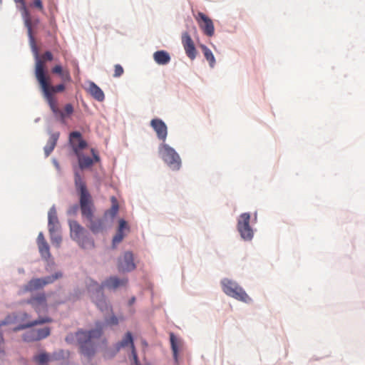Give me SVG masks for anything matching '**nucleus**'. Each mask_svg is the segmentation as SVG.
Instances as JSON below:
<instances>
[{"mask_svg": "<svg viewBox=\"0 0 365 365\" xmlns=\"http://www.w3.org/2000/svg\"><path fill=\"white\" fill-rule=\"evenodd\" d=\"M21 13V16L24 22V26L27 29V33L29 36V46L31 47L32 53L35 60H38V48L36 44L35 38L32 32V21L30 17L29 11L26 5L23 6H18L17 8ZM38 62V67L39 66V61Z\"/></svg>", "mask_w": 365, "mask_h": 365, "instance_id": "nucleus-8", "label": "nucleus"}, {"mask_svg": "<svg viewBox=\"0 0 365 365\" xmlns=\"http://www.w3.org/2000/svg\"><path fill=\"white\" fill-rule=\"evenodd\" d=\"M198 17L201 20L200 27L207 36H212L215 33V27L212 21L202 12L198 13Z\"/></svg>", "mask_w": 365, "mask_h": 365, "instance_id": "nucleus-15", "label": "nucleus"}, {"mask_svg": "<svg viewBox=\"0 0 365 365\" xmlns=\"http://www.w3.org/2000/svg\"><path fill=\"white\" fill-rule=\"evenodd\" d=\"M135 300H136L135 297H132L128 300V306H131V305H133V304L135 303Z\"/></svg>", "mask_w": 365, "mask_h": 365, "instance_id": "nucleus-58", "label": "nucleus"}, {"mask_svg": "<svg viewBox=\"0 0 365 365\" xmlns=\"http://www.w3.org/2000/svg\"><path fill=\"white\" fill-rule=\"evenodd\" d=\"M11 317L12 324L16 323L20 321V313L19 312H13L10 314Z\"/></svg>", "mask_w": 365, "mask_h": 365, "instance_id": "nucleus-47", "label": "nucleus"}, {"mask_svg": "<svg viewBox=\"0 0 365 365\" xmlns=\"http://www.w3.org/2000/svg\"><path fill=\"white\" fill-rule=\"evenodd\" d=\"M37 245L42 259L47 260L51 257L50 247L47 242L38 244Z\"/></svg>", "mask_w": 365, "mask_h": 365, "instance_id": "nucleus-30", "label": "nucleus"}, {"mask_svg": "<svg viewBox=\"0 0 365 365\" xmlns=\"http://www.w3.org/2000/svg\"><path fill=\"white\" fill-rule=\"evenodd\" d=\"M251 215L243 212L237 219V230L240 237L245 242H250L254 238L255 230L250 225Z\"/></svg>", "mask_w": 365, "mask_h": 365, "instance_id": "nucleus-7", "label": "nucleus"}, {"mask_svg": "<svg viewBox=\"0 0 365 365\" xmlns=\"http://www.w3.org/2000/svg\"><path fill=\"white\" fill-rule=\"evenodd\" d=\"M200 48L204 53L205 58L209 62L210 66L213 68L215 64V58L212 51L203 44L200 46Z\"/></svg>", "mask_w": 365, "mask_h": 365, "instance_id": "nucleus-29", "label": "nucleus"}, {"mask_svg": "<svg viewBox=\"0 0 365 365\" xmlns=\"http://www.w3.org/2000/svg\"><path fill=\"white\" fill-rule=\"evenodd\" d=\"M14 1L17 4V7L23 6V5H26L25 0H14Z\"/></svg>", "mask_w": 365, "mask_h": 365, "instance_id": "nucleus-56", "label": "nucleus"}, {"mask_svg": "<svg viewBox=\"0 0 365 365\" xmlns=\"http://www.w3.org/2000/svg\"><path fill=\"white\" fill-rule=\"evenodd\" d=\"M103 324V328L107 326H115L118 324V319L115 315H112L109 317H106L104 320H101Z\"/></svg>", "mask_w": 365, "mask_h": 365, "instance_id": "nucleus-36", "label": "nucleus"}, {"mask_svg": "<svg viewBox=\"0 0 365 365\" xmlns=\"http://www.w3.org/2000/svg\"><path fill=\"white\" fill-rule=\"evenodd\" d=\"M118 270L120 272H131L136 268L134 262V255L131 251H125L122 257H119L117 261Z\"/></svg>", "mask_w": 365, "mask_h": 365, "instance_id": "nucleus-9", "label": "nucleus"}, {"mask_svg": "<svg viewBox=\"0 0 365 365\" xmlns=\"http://www.w3.org/2000/svg\"><path fill=\"white\" fill-rule=\"evenodd\" d=\"M70 352L63 349H58L53 351L51 355V360L52 361H60L63 360L69 357Z\"/></svg>", "mask_w": 365, "mask_h": 365, "instance_id": "nucleus-31", "label": "nucleus"}, {"mask_svg": "<svg viewBox=\"0 0 365 365\" xmlns=\"http://www.w3.org/2000/svg\"><path fill=\"white\" fill-rule=\"evenodd\" d=\"M68 225L70 228V236L73 241L77 240V239L87 231V230L76 220H68Z\"/></svg>", "mask_w": 365, "mask_h": 365, "instance_id": "nucleus-20", "label": "nucleus"}, {"mask_svg": "<svg viewBox=\"0 0 365 365\" xmlns=\"http://www.w3.org/2000/svg\"><path fill=\"white\" fill-rule=\"evenodd\" d=\"M63 277V272L61 271H57L55 273L47 275L43 277H40L42 285L44 287L45 286L53 283L56 280L61 278Z\"/></svg>", "mask_w": 365, "mask_h": 365, "instance_id": "nucleus-27", "label": "nucleus"}, {"mask_svg": "<svg viewBox=\"0 0 365 365\" xmlns=\"http://www.w3.org/2000/svg\"><path fill=\"white\" fill-rule=\"evenodd\" d=\"M40 120V118H37L35 119L34 122L38 123Z\"/></svg>", "mask_w": 365, "mask_h": 365, "instance_id": "nucleus-61", "label": "nucleus"}, {"mask_svg": "<svg viewBox=\"0 0 365 365\" xmlns=\"http://www.w3.org/2000/svg\"><path fill=\"white\" fill-rule=\"evenodd\" d=\"M65 341L68 344H73L76 342V331L68 333L65 337Z\"/></svg>", "mask_w": 365, "mask_h": 365, "instance_id": "nucleus-39", "label": "nucleus"}, {"mask_svg": "<svg viewBox=\"0 0 365 365\" xmlns=\"http://www.w3.org/2000/svg\"><path fill=\"white\" fill-rule=\"evenodd\" d=\"M69 144L74 153H79L88 146L87 142L83 138L80 131H73L69 134Z\"/></svg>", "mask_w": 365, "mask_h": 365, "instance_id": "nucleus-12", "label": "nucleus"}, {"mask_svg": "<svg viewBox=\"0 0 365 365\" xmlns=\"http://www.w3.org/2000/svg\"><path fill=\"white\" fill-rule=\"evenodd\" d=\"M103 324L101 320L96 321L95 327L87 331L90 340L100 339L103 334Z\"/></svg>", "mask_w": 365, "mask_h": 365, "instance_id": "nucleus-22", "label": "nucleus"}, {"mask_svg": "<svg viewBox=\"0 0 365 365\" xmlns=\"http://www.w3.org/2000/svg\"><path fill=\"white\" fill-rule=\"evenodd\" d=\"M118 210H119V205H118V202L112 204L111 207L109 210V213H110V216L112 217H114L117 215Z\"/></svg>", "mask_w": 365, "mask_h": 365, "instance_id": "nucleus-43", "label": "nucleus"}, {"mask_svg": "<svg viewBox=\"0 0 365 365\" xmlns=\"http://www.w3.org/2000/svg\"><path fill=\"white\" fill-rule=\"evenodd\" d=\"M127 279H120L117 276H110L106 279L102 283L103 286L109 289H116L127 284Z\"/></svg>", "mask_w": 365, "mask_h": 365, "instance_id": "nucleus-21", "label": "nucleus"}, {"mask_svg": "<svg viewBox=\"0 0 365 365\" xmlns=\"http://www.w3.org/2000/svg\"><path fill=\"white\" fill-rule=\"evenodd\" d=\"M75 155L77 156L78 167L81 170H86L93 166V160H91V157L84 155L81 151Z\"/></svg>", "mask_w": 365, "mask_h": 365, "instance_id": "nucleus-23", "label": "nucleus"}, {"mask_svg": "<svg viewBox=\"0 0 365 365\" xmlns=\"http://www.w3.org/2000/svg\"><path fill=\"white\" fill-rule=\"evenodd\" d=\"M74 185L79 197L81 212L89 213V207H93V200L87 185L78 171L74 173Z\"/></svg>", "mask_w": 365, "mask_h": 365, "instance_id": "nucleus-4", "label": "nucleus"}, {"mask_svg": "<svg viewBox=\"0 0 365 365\" xmlns=\"http://www.w3.org/2000/svg\"><path fill=\"white\" fill-rule=\"evenodd\" d=\"M2 2V0H0V4Z\"/></svg>", "mask_w": 365, "mask_h": 365, "instance_id": "nucleus-63", "label": "nucleus"}, {"mask_svg": "<svg viewBox=\"0 0 365 365\" xmlns=\"http://www.w3.org/2000/svg\"><path fill=\"white\" fill-rule=\"evenodd\" d=\"M75 242L84 250H92L96 246L94 239L88 230Z\"/></svg>", "mask_w": 365, "mask_h": 365, "instance_id": "nucleus-19", "label": "nucleus"}, {"mask_svg": "<svg viewBox=\"0 0 365 365\" xmlns=\"http://www.w3.org/2000/svg\"><path fill=\"white\" fill-rule=\"evenodd\" d=\"M34 6L39 9H43V4L41 0H34Z\"/></svg>", "mask_w": 365, "mask_h": 365, "instance_id": "nucleus-54", "label": "nucleus"}, {"mask_svg": "<svg viewBox=\"0 0 365 365\" xmlns=\"http://www.w3.org/2000/svg\"><path fill=\"white\" fill-rule=\"evenodd\" d=\"M131 354H132V356H133V359L134 365L140 364V363L139 361V359H138V354L136 353V351H135V348L132 349Z\"/></svg>", "mask_w": 365, "mask_h": 365, "instance_id": "nucleus-48", "label": "nucleus"}, {"mask_svg": "<svg viewBox=\"0 0 365 365\" xmlns=\"http://www.w3.org/2000/svg\"><path fill=\"white\" fill-rule=\"evenodd\" d=\"M123 73V68L120 64L115 65L113 77L118 78Z\"/></svg>", "mask_w": 365, "mask_h": 365, "instance_id": "nucleus-42", "label": "nucleus"}, {"mask_svg": "<svg viewBox=\"0 0 365 365\" xmlns=\"http://www.w3.org/2000/svg\"><path fill=\"white\" fill-rule=\"evenodd\" d=\"M76 343L79 346L81 354L88 360H91L95 356V344L90 340L86 330L80 329L76 331Z\"/></svg>", "mask_w": 365, "mask_h": 365, "instance_id": "nucleus-6", "label": "nucleus"}, {"mask_svg": "<svg viewBox=\"0 0 365 365\" xmlns=\"http://www.w3.org/2000/svg\"><path fill=\"white\" fill-rule=\"evenodd\" d=\"M80 208V204H74L68 207L67 210V215L70 216H74L77 214L78 209Z\"/></svg>", "mask_w": 365, "mask_h": 365, "instance_id": "nucleus-40", "label": "nucleus"}, {"mask_svg": "<svg viewBox=\"0 0 365 365\" xmlns=\"http://www.w3.org/2000/svg\"><path fill=\"white\" fill-rule=\"evenodd\" d=\"M124 237V233H121L120 232H116V234L113 236L112 240V247L115 248L116 244L120 243Z\"/></svg>", "mask_w": 365, "mask_h": 365, "instance_id": "nucleus-38", "label": "nucleus"}, {"mask_svg": "<svg viewBox=\"0 0 365 365\" xmlns=\"http://www.w3.org/2000/svg\"><path fill=\"white\" fill-rule=\"evenodd\" d=\"M34 360L38 363V365H46L51 361L50 355L46 352H41V354L34 356Z\"/></svg>", "mask_w": 365, "mask_h": 365, "instance_id": "nucleus-32", "label": "nucleus"}, {"mask_svg": "<svg viewBox=\"0 0 365 365\" xmlns=\"http://www.w3.org/2000/svg\"><path fill=\"white\" fill-rule=\"evenodd\" d=\"M22 339L24 341L27 342V343L38 341L35 329H31V330L24 333L22 335Z\"/></svg>", "mask_w": 365, "mask_h": 365, "instance_id": "nucleus-34", "label": "nucleus"}, {"mask_svg": "<svg viewBox=\"0 0 365 365\" xmlns=\"http://www.w3.org/2000/svg\"><path fill=\"white\" fill-rule=\"evenodd\" d=\"M170 341L171 350L173 351V359L175 362L178 361V354H179V346L178 344V340L175 335L173 333L170 334Z\"/></svg>", "mask_w": 365, "mask_h": 365, "instance_id": "nucleus-28", "label": "nucleus"}, {"mask_svg": "<svg viewBox=\"0 0 365 365\" xmlns=\"http://www.w3.org/2000/svg\"><path fill=\"white\" fill-rule=\"evenodd\" d=\"M93 207H89V213L81 212L83 217H85L89 222L88 227L93 235H98L104 230V220L102 218L93 219Z\"/></svg>", "mask_w": 365, "mask_h": 365, "instance_id": "nucleus-11", "label": "nucleus"}, {"mask_svg": "<svg viewBox=\"0 0 365 365\" xmlns=\"http://www.w3.org/2000/svg\"><path fill=\"white\" fill-rule=\"evenodd\" d=\"M24 302L31 305L38 314L47 310V299L44 292L38 293L35 296H31L30 298L26 299Z\"/></svg>", "mask_w": 365, "mask_h": 365, "instance_id": "nucleus-10", "label": "nucleus"}, {"mask_svg": "<svg viewBox=\"0 0 365 365\" xmlns=\"http://www.w3.org/2000/svg\"><path fill=\"white\" fill-rule=\"evenodd\" d=\"M29 328H31V324H30L29 322H27L26 323L19 324L17 326H16L15 327H14L13 331L18 332L19 331L24 330V329H29Z\"/></svg>", "mask_w": 365, "mask_h": 365, "instance_id": "nucleus-41", "label": "nucleus"}, {"mask_svg": "<svg viewBox=\"0 0 365 365\" xmlns=\"http://www.w3.org/2000/svg\"><path fill=\"white\" fill-rule=\"evenodd\" d=\"M89 92L98 101H103L105 98L104 93L101 88L93 82L89 83Z\"/></svg>", "mask_w": 365, "mask_h": 365, "instance_id": "nucleus-26", "label": "nucleus"}, {"mask_svg": "<svg viewBox=\"0 0 365 365\" xmlns=\"http://www.w3.org/2000/svg\"><path fill=\"white\" fill-rule=\"evenodd\" d=\"M46 123H49L50 120H48L46 118ZM46 131L51 134L49 140H48L46 145L43 148L44 154H45L46 157H48L51 153V152L53 150V149L56 145L57 140L59 138V133L55 132V133H51V128L49 125H46Z\"/></svg>", "mask_w": 365, "mask_h": 365, "instance_id": "nucleus-16", "label": "nucleus"}, {"mask_svg": "<svg viewBox=\"0 0 365 365\" xmlns=\"http://www.w3.org/2000/svg\"><path fill=\"white\" fill-rule=\"evenodd\" d=\"M130 346L134 349V338L130 331H128L123 336V339L116 344V349L118 351L122 347Z\"/></svg>", "mask_w": 365, "mask_h": 365, "instance_id": "nucleus-25", "label": "nucleus"}, {"mask_svg": "<svg viewBox=\"0 0 365 365\" xmlns=\"http://www.w3.org/2000/svg\"><path fill=\"white\" fill-rule=\"evenodd\" d=\"M52 71L54 73L61 74L62 67L60 65H56L53 68Z\"/></svg>", "mask_w": 365, "mask_h": 365, "instance_id": "nucleus-52", "label": "nucleus"}, {"mask_svg": "<svg viewBox=\"0 0 365 365\" xmlns=\"http://www.w3.org/2000/svg\"><path fill=\"white\" fill-rule=\"evenodd\" d=\"M12 322L13 321H11V317L10 314H8L5 317V318L3 320L0 321V327L2 326L11 324H12Z\"/></svg>", "mask_w": 365, "mask_h": 365, "instance_id": "nucleus-45", "label": "nucleus"}, {"mask_svg": "<svg viewBox=\"0 0 365 365\" xmlns=\"http://www.w3.org/2000/svg\"><path fill=\"white\" fill-rule=\"evenodd\" d=\"M154 61L159 65H167L170 61V56L168 52L160 50L153 53Z\"/></svg>", "mask_w": 365, "mask_h": 365, "instance_id": "nucleus-24", "label": "nucleus"}, {"mask_svg": "<svg viewBox=\"0 0 365 365\" xmlns=\"http://www.w3.org/2000/svg\"><path fill=\"white\" fill-rule=\"evenodd\" d=\"M59 227V221L55 205H53L48 212V229L49 234L55 232Z\"/></svg>", "mask_w": 365, "mask_h": 365, "instance_id": "nucleus-18", "label": "nucleus"}, {"mask_svg": "<svg viewBox=\"0 0 365 365\" xmlns=\"http://www.w3.org/2000/svg\"><path fill=\"white\" fill-rule=\"evenodd\" d=\"M38 60H35V76L40 84L41 90L43 93L45 98L47 100L53 114H63L59 111L54 102L53 95L54 93L61 92L65 89V86L63 83L58 84L56 86L51 85L48 76L46 75V69L43 59L40 58L38 54L39 66L38 67Z\"/></svg>", "mask_w": 365, "mask_h": 365, "instance_id": "nucleus-1", "label": "nucleus"}, {"mask_svg": "<svg viewBox=\"0 0 365 365\" xmlns=\"http://www.w3.org/2000/svg\"><path fill=\"white\" fill-rule=\"evenodd\" d=\"M52 162H53V163L54 166L56 167V168L58 170H60V165H59V163H58V160H57L56 158H53V159H52Z\"/></svg>", "mask_w": 365, "mask_h": 365, "instance_id": "nucleus-57", "label": "nucleus"}, {"mask_svg": "<svg viewBox=\"0 0 365 365\" xmlns=\"http://www.w3.org/2000/svg\"><path fill=\"white\" fill-rule=\"evenodd\" d=\"M38 23V19H36V20H35L34 22L32 21V26H33V25H36V24H37Z\"/></svg>", "mask_w": 365, "mask_h": 365, "instance_id": "nucleus-60", "label": "nucleus"}, {"mask_svg": "<svg viewBox=\"0 0 365 365\" xmlns=\"http://www.w3.org/2000/svg\"><path fill=\"white\" fill-rule=\"evenodd\" d=\"M150 125L156 132L158 138L165 142L168 135V128L165 123L160 118H154L150 121Z\"/></svg>", "mask_w": 365, "mask_h": 365, "instance_id": "nucleus-14", "label": "nucleus"}, {"mask_svg": "<svg viewBox=\"0 0 365 365\" xmlns=\"http://www.w3.org/2000/svg\"><path fill=\"white\" fill-rule=\"evenodd\" d=\"M125 230H130V227L128 224V222L125 220L121 218L118 220L117 231L123 233V231Z\"/></svg>", "mask_w": 365, "mask_h": 365, "instance_id": "nucleus-37", "label": "nucleus"}, {"mask_svg": "<svg viewBox=\"0 0 365 365\" xmlns=\"http://www.w3.org/2000/svg\"><path fill=\"white\" fill-rule=\"evenodd\" d=\"M37 341L42 340L51 334V329L48 327L35 329Z\"/></svg>", "mask_w": 365, "mask_h": 365, "instance_id": "nucleus-33", "label": "nucleus"}, {"mask_svg": "<svg viewBox=\"0 0 365 365\" xmlns=\"http://www.w3.org/2000/svg\"><path fill=\"white\" fill-rule=\"evenodd\" d=\"M182 43L187 57L191 60H194L197 56V50L192 39L187 32L182 34Z\"/></svg>", "mask_w": 365, "mask_h": 365, "instance_id": "nucleus-13", "label": "nucleus"}, {"mask_svg": "<svg viewBox=\"0 0 365 365\" xmlns=\"http://www.w3.org/2000/svg\"><path fill=\"white\" fill-rule=\"evenodd\" d=\"M45 242H46V240L44 237L43 233L42 232H40L37 237L36 243L38 245V244Z\"/></svg>", "mask_w": 365, "mask_h": 365, "instance_id": "nucleus-49", "label": "nucleus"}, {"mask_svg": "<svg viewBox=\"0 0 365 365\" xmlns=\"http://www.w3.org/2000/svg\"><path fill=\"white\" fill-rule=\"evenodd\" d=\"M104 287L103 283L99 284L93 279H91L86 286L90 298L102 312H107L108 309V304L103 292Z\"/></svg>", "mask_w": 365, "mask_h": 365, "instance_id": "nucleus-5", "label": "nucleus"}, {"mask_svg": "<svg viewBox=\"0 0 365 365\" xmlns=\"http://www.w3.org/2000/svg\"><path fill=\"white\" fill-rule=\"evenodd\" d=\"M43 59L45 61H52L53 60V55L51 52L50 51H46L43 56Z\"/></svg>", "mask_w": 365, "mask_h": 365, "instance_id": "nucleus-51", "label": "nucleus"}, {"mask_svg": "<svg viewBox=\"0 0 365 365\" xmlns=\"http://www.w3.org/2000/svg\"><path fill=\"white\" fill-rule=\"evenodd\" d=\"M51 322H53V319L50 317H38V318L35 320L29 321L31 327L46 323H50Z\"/></svg>", "mask_w": 365, "mask_h": 365, "instance_id": "nucleus-35", "label": "nucleus"}, {"mask_svg": "<svg viewBox=\"0 0 365 365\" xmlns=\"http://www.w3.org/2000/svg\"><path fill=\"white\" fill-rule=\"evenodd\" d=\"M56 117L55 119L56 120H59L62 122H64L66 119L67 117H69L70 115H54Z\"/></svg>", "mask_w": 365, "mask_h": 365, "instance_id": "nucleus-55", "label": "nucleus"}, {"mask_svg": "<svg viewBox=\"0 0 365 365\" xmlns=\"http://www.w3.org/2000/svg\"><path fill=\"white\" fill-rule=\"evenodd\" d=\"M19 272L20 273L24 272V269H19Z\"/></svg>", "mask_w": 365, "mask_h": 365, "instance_id": "nucleus-62", "label": "nucleus"}, {"mask_svg": "<svg viewBox=\"0 0 365 365\" xmlns=\"http://www.w3.org/2000/svg\"><path fill=\"white\" fill-rule=\"evenodd\" d=\"M20 313V321L24 322L26 319L31 317V315L26 312H21Z\"/></svg>", "mask_w": 365, "mask_h": 365, "instance_id": "nucleus-50", "label": "nucleus"}, {"mask_svg": "<svg viewBox=\"0 0 365 365\" xmlns=\"http://www.w3.org/2000/svg\"><path fill=\"white\" fill-rule=\"evenodd\" d=\"M50 235L52 242H56V244H60L61 242L62 238L60 235H55L54 232H52Z\"/></svg>", "mask_w": 365, "mask_h": 365, "instance_id": "nucleus-44", "label": "nucleus"}, {"mask_svg": "<svg viewBox=\"0 0 365 365\" xmlns=\"http://www.w3.org/2000/svg\"><path fill=\"white\" fill-rule=\"evenodd\" d=\"M91 152L92 154L91 160H93V164L95 163L99 162L101 160V158H100V155H98V153L95 150V149L91 148Z\"/></svg>", "mask_w": 365, "mask_h": 365, "instance_id": "nucleus-46", "label": "nucleus"}, {"mask_svg": "<svg viewBox=\"0 0 365 365\" xmlns=\"http://www.w3.org/2000/svg\"><path fill=\"white\" fill-rule=\"evenodd\" d=\"M220 285L222 292L227 297L245 303H249L252 301L244 288L236 281L225 277L220 280Z\"/></svg>", "mask_w": 365, "mask_h": 365, "instance_id": "nucleus-3", "label": "nucleus"}, {"mask_svg": "<svg viewBox=\"0 0 365 365\" xmlns=\"http://www.w3.org/2000/svg\"><path fill=\"white\" fill-rule=\"evenodd\" d=\"M111 202H112V204L118 202L116 198L114 196H113L111 197Z\"/></svg>", "mask_w": 365, "mask_h": 365, "instance_id": "nucleus-59", "label": "nucleus"}, {"mask_svg": "<svg viewBox=\"0 0 365 365\" xmlns=\"http://www.w3.org/2000/svg\"><path fill=\"white\" fill-rule=\"evenodd\" d=\"M158 156L164 164L172 171H179L182 165L181 157L175 149L163 142L158 147Z\"/></svg>", "mask_w": 365, "mask_h": 365, "instance_id": "nucleus-2", "label": "nucleus"}, {"mask_svg": "<svg viewBox=\"0 0 365 365\" xmlns=\"http://www.w3.org/2000/svg\"><path fill=\"white\" fill-rule=\"evenodd\" d=\"M41 280L39 278H32L26 284L21 287L19 294H24L27 292H33L43 289Z\"/></svg>", "mask_w": 365, "mask_h": 365, "instance_id": "nucleus-17", "label": "nucleus"}, {"mask_svg": "<svg viewBox=\"0 0 365 365\" xmlns=\"http://www.w3.org/2000/svg\"><path fill=\"white\" fill-rule=\"evenodd\" d=\"M65 110L66 112V114H72V113L73 111V106L70 103L66 104L65 106Z\"/></svg>", "mask_w": 365, "mask_h": 365, "instance_id": "nucleus-53", "label": "nucleus"}]
</instances>
